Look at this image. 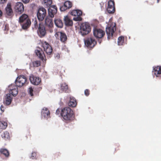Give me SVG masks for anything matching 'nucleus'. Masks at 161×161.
Returning a JSON list of instances; mask_svg holds the SVG:
<instances>
[{
    "label": "nucleus",
    "instance_id": "f257e3e1",
    "mask_svg": "<svg viewBox=\"0 0 161 161\" xmlns=\"http://www.w3.org/2000/svg\"><path fill=\"white\" fill-rule=\"evenodd\" d=\"M61 115L64 120L69 122L73 120L75 117L73 111L68 107H65L61 110Z\"/></svg>",
    "mask_w": 161,
    "mask_h": 161
},
{
    "label": "nucleus",
    "instance_id": "f03ea898",
    "mask_svg": "<svg viewBox=\"0 0 161 161\" xmlns=\"http://www.w3.org/2000/svg\"><path fill=\"white\" fill-rule=\"evenodd\" d=\"M52 0H44L43 5L45 8H48V14L49 16L53 17L57 11V9L56 6L51 5Z\"/></svg>",
    "mask_w": 161,
    "mask_h": 161
},
{
    "label": "nucleus",
    "instance_id": "7ed1b4c3",
    "mask_svg": "<svg viewBox=\"0 0 161 161\" xmlns=\"http://www.w3.org/2000/svg\"><path fill=\"white\" fill-rule=\"evenodd\" d=\"M19 22L22 26V28L26 30L31 26V22L28 16L25 14H22L19 18Z\"/></svg>",
    "mask_w": 161,
    "mask_h": 161
},
{
    "label": "nucleus",
    "instance_id": "20e7f679",
    "mask_svg": "<svg viewBox=\"0 0 161 161\" xmlns=\"http://www.w3.org/2000/svg\"><path fill=\"white\" fill-rule=\"evenodd\" d=\"M116 24L112 22L108 24L106 28V31L108 40L112 39L114 33L116 30Z\"/></svg>",
    "mask_w": 161,
    "mask_h": 161
},
{
    "label": "nucleus",
    "instance_id": "39448f33",
    "mask_svg": "<svg viewBox=\"0 0 161 161\" xmlns=\"http://www.w3.org/2000/svg\"><path fill=\"white\" fill-rule=\"evenodd\" d=\"M27 79L26 77L24 75H20L18 77L15 81L17 86L21 87L27 84Z\"/></svg>",
    "mask_w": 161,
    "mask_h": 161
},
{
    "label": "nucleus",
    "instance_id": "423d86ee",
    "mask_svg": "<svg viewBox=\"0 0 161 161\" xmlns=\"http://www.w3.org/2000/svg\"><path fill=\"white\" fill-rule=\"evenodd\" d=\"M91 31V27L90 25L87 23H83L80 28V32L82 36L89 34Z\"/></svg>",
    "mask_w": 161,
    "mask_h": 161
},
{
    "label": "nucleus",
    "instance_id": "0eeeda50",
    "mask_svg": "<svg viewBox=\"0 0 161 161\" xmlns=\"http://www.w3.org/2000/svg\"><path fill=\"white\" fill-rule=\"evenodd\" d=\"M11 4L8 3L5 9L4 13L6 16L7 18H12L14 15V13L12 8Z\"/></svg>",
    "mask_w": 161,
    "mask_h": 161
},
{
    "label": "nucleus",
    "instance_id": "6e6552de",
    "mask_svg": "<svg viewBox=\"0 0 161 161\" xmlns=\"http://www.w3.org/2000/svg\"><path fill=\"white\" fill-rule=\"evenodd\" d=\"M47 14L46 10L44 8H39L37 13L38 19L40 21H42L45 18Z\"/></svg>",
    "mask_w": 161,
    "mask_h": 161
},
{
    "label": "nucleus",
    "instance_id": "1a4fd4ad",
    "mask_svg": "<svg viewBox=\"0 0 161 161\" xmlns=\"http://www.w3.org/2000/svg\"><path fill=\"white\" fill-rule=\"evenodd\" d=\"M107 11L109 14H113L115 10V2L113 0H108L107 3Z\"/></svg>",
    "mask_w": 161,
    "mask_h": 161
},
{
    "label": "nucleus",
    "instance_id": "9d476101",
    "mask_svg": "<svg viewBox=\"0 0 161 161\" xmlns=\"http://www.w3.org/2000/svg\"><path fill=\"white\" fill-rule=\"evenodd\" d=\"M70 14L75 16L73 19L75 21H80L82 20V18L80 16L82 14V12L79 10H73L70 12Z\"/></svg>",
    "mask_w": 161,
    "mask_h": 161
},
{
    "label": "nucleus",
    "instance_id": "9b49d317",
    "mask_svg": "<svg viewBox=\"0 0 161 161\" xmlns=\"http://www.w3.org/2000/svg\"><path fill=\"white\" fill-rule=\"evenodd\" d=\"M42 46L47 55H50L52 53L53 49L51 46L46 42H42Z\"/></svg>",
    "mask_w": 161,
    "mask_h": 161
},
{
    "label": "nucleus",
    "instance_id": "f8f14e48",
    "mask_svg": "<svg viewBox=\"0 0 161 161\" xmlns=\"http://www.w3.org/2000/svg\"><path fill=\"white\" fill-rule=\"evenodd\" d=\"M93 35L96 38L101 39L105 35V31L102 29L95 28L93 30Z\"/></svg>",
    "mask_w": 161,
    "mask_h": 161
},
{
    "label": "nucleus",
    "instance_id": "ddd939ff",
    "mask_svg": "<svg viewBox=\"0 0 161 161\" xmlns=\"http://www.w3.org/2000/svg\"><path fill=\"white\" fill-rule=\"evenodd\" d=\"M85 45L88 48H92L94 47L97 44V42L92 37L87 39L85 42Z\"/></svg>",
    "mask_w": 161,
    "mask_h": 161
},
{
    "label": "nucleus",
    "instance_id": "4468645a",
    "mask_svg": "<svg viewBox=\"0 0 161 161\" xmlns=\"http://www.w3.org/2000/svg\"><path fill=\"white\" fill-rule=\"evenodd\" d=\"M14 8L16 13L21 14L24 11V7L22 3L18 2L15 3Z\"/></svg>",
    "mask_w": 161,
    "mask_h": 161
},
{
    "label": "nucleus",
    "instance_id": "2eb2a0df",
    "mask_svg": "<svg viewBox=\"0 0 161 161\" xmlns=\"http://www.w3.org/2000/svg\"><path fill=\"white\" fill-rule=\"evenodd\" d=\"M37 32L40 37H42L45 36L46 33V31L42 23H39Z\"/></svg>",
    "mask_w": 161,
    "mask_h": 161
},
{
    "label": "nucleus",
    "instance_id": "dca6fc26",
    "mask_svg": "<svg viewBox=\"0 0 161 161\" xmlns=\"http://www.w3.org/2000/svg\"><path fill=\"white\" fill-rule=\"evenodd\" d=\"M29 79L31 83L35 85H39L41 81L40 78L33 75H31Z\"/></svg>",
    "mask_w": 161,
    "mask_h": 161
},
{
    "label": "nucleus",
    "instance_id": "f3484780",
    "mask_svg": "<svg viewBox=\"0 0 161 161\" xmlns=\"http://www.w3.org/2000/svg\"><path fill=\"white\" fill-rule=\"evenodd\" d=\"M35 53L37 56L42 60L43 61L46 60L45 55L41 48H38L35 50Z\"/></svg>",
    "mask_w": 161,
    "mask_h": 161
},
{
    "label": "nucleus",
    "instance_id": "a211bd4d",
    "mask_svg": "<svg viewBox=\"0 0 161 161\" xmlns=\"http://www.w3.org/2000/svg\"><path fill=\"white\" fill-rule=\"evenodd\" d=\"M72 6V3L69 1H66L64 5L61 6L60 9L61 11H64L70 8Z\"/></svg>",
    "mask_w": 161,
    "mask_h": 161
},
{
    "label": "nucleus",
    "instance_id": "6ab92c4d",
    "mask_svg": "<svg viewBox=\"0 0 161 161\" xmlns=\"http://www.w3.org/2000/svg\"><path fill=\"white\" fill-rule=\"evenodd\" d=\"M17 86L14 85H11L9 86V92L14 96H15L18 93Z\"/></svg>",
    "mask_w": 161,
    "mask_h": 161
},
{
    "label": "nucleus",
    "instance_id": "aec40b11",
    "mask_svg": "<svg viewBox=\"0 0 161 161\" xmlns=\"http://www.w3.org/2000/svg\"><path fill=\"white\" fill-rule=\"evenodd\" d=\"M47 17L45 19V24L46 26L49 28H52L53 26V22L51 17Z\"/></svg>",
    "mask_w": 161,
    "mask_h": 161
},
{
    "label": "nucleus",
    "instance_id": "412c9836",
    "mask_svg": "<svg viewBox=\"0 0 161 161\" xmlns=\"http://www.w3.org/2000/svg\"><path fill=\"white\" fill-rule=\"evenodd\" d=\"M153 72L157 77H161V66L155 67L153 68Z\"/></svg>",
    "mask_w": 161,
    "mask_h": 161
},
{
    "label": "nucleus",
    "instance_id": "4be33fe9",
    "mask_svg": "<svg viewBox=\"0 0 161 161\" xmlns=\"http://www.w3.org/2000/svg\"><path fill=\"white\" fill-rule=\"evenodd\" d=\"M64 21L65 24L66 26H71L73 25L72 20L70 19L68 16L64 17Z\"/></svg>",
    "mask_w": 161,
    "mask_h": 161
},
{
    "label": "nucleus",
    "instance_id": "5701e85b",
    "mask_svg": "<svg viewBox=\"0 0 161 161\" xmlns=\"http://www.w3.org/2000/svg\"><path fill=\"white\" fill-rule=\"evenodd\" d=\"M58 35H60V38L61 41L65 43L67 41V38L66 34L63 32H59L57 33Z\"/></svg>",
    "mask_w": 161,
    "mask_h": 161
},
{
    "label": "nucleus",
    "instance_id": "b1692460",
    "mask_svg": "<svg viewBox=\"0 0 161 161\" xmlns=\"http://www.w3.org/2000/svg\"><path fill=\"white\" fill-rule=\"evenodd\" d=\"M70 101L68 103V105L70 107H74L77 105V102L76 99L73 97H70Z\"/></svg>",
    "mask_w": 161,
    "mask_h": 161
},
{
    "label": "nucleus",
    "instance_id": "393cba45",
    "mask_svg": "<svg viewBox=\"0 0 161 161\" xmlns=\"http://www.w3.org/2000/svg\"><path fill=\"white\" fill-rule=\"evenodd\" d=\"M42 114L45 118H48L50 116V112L47 108H44L42 112Z\"/></svg>",
    "mask_w": 161,
    "mask_h": 161
},
{
    "label": "nucleus",
    "instance_id": "a878e982",
    "mask_svg": "<svg viewBox=\"0 0 161 161\" xmlns=\"http://www.w3.org/2000/svg\"><path fill=\"white\" fill-rule=\"evenodd\" d=\"M55 25L58 28H62L63 26V23L62 20L60 19H57L54 20Z\"/></svg>",
    "mask_w": 161,
    "mask_h": 161
},
{
    "label": "nucleus",
    "instance_id": "bb28decb",
    "mask_svg": "<svg viewBox=\"0 0 161 161\" xmlns=\"http://www.w3.org/2000/svg\"><path fill=\"white\" fill-rule=\"evenodd\" d=\"M12 100V97H11L10 94H8L6 95V103L7 105L10 104Z\"/></svg>",
    "mask_w": 161,
    "mask_h": 161
},
{
    "label": "nucleus",
    "instance_id": "cd10ccee",
    "mask_svg": "<svg viewBox=\"0 0 161 161\" xmlns=\"http://www.w3.org/2000/svg\"><path fill=\"white\" fill-rule=\"evenodd\" d=\"M125 44L124 37L121 36L119 37L118 40V45L119 46L123 45Z\"/></svg>",
    "mask_w": 161,
    "mask_h": 161
},
{
    "label": "nucleus",
    "instance_id": "c85d7f7f",
    "mask_svg": "<svg viewBox=\"0 0 161 161\" xmlns=\"http://www.w3.org/2000/svg\"><path fill=\"white\" fill-rule=\"evenodd\" d=\"M68 86L66 83H64L61 84L60 89L65 92H68Z\"/></svg>",
    "mask_w": 161,
    "mask_h": 161
},
{
    "label": "nucleus",
    "instance_id": "c756f323",
    "mask_svg": "<svg viewBox=\"0 0 161 161\" xmlns=\"http://www.w3.org/2000/svg\"><path fill=\"white\" fill-rule=\"evenodd\" d=\"M0 152L1 153L3 154L6 157H8L9 156V154L8 151L6 149H1Z\"/></svg>",
    "mask_w": 161,
    "mask_h": 161
},
{
    "label": "nucleus",
    "instance_id": "7c9ffc66",
    "mask_svg": "<svg viewBox=\"0 0 161 161\" xmlns=\"http://www.w3.org/2000/svg\"><path fill=\"white\" fill-rule=\"evenodd\" d=\"M7 126V123L4 121H0V129H5Z\"/></svg>",
    "mask_w": 161,
    "mask_h": 161
},
{
    "label": "nucleus",
    "instance_id": "2f4dec72",
    "mask_svg": "<svg viewBox=\"0 0 161 161\" xmlns=\"http://www.w3.org/2000/svg\"><path fill=\"white\" fill-rule=\"evenodd\" d=\"M2 136L5 140L8 139L9 138V134L7 131L4 132L3 133L2 135Z\"/></svg>",
    "mask_w": 161,
    "mask_h": 161
},
{
    "label": "nucleus",
    "instance_id": "473e14b6",
    "mask_svg": "<svg viewBox=\"0 0 161 161\" xmlns=\"http://www.w3.org/2000/svg\"><path fill=\"white\" fill-rule=\"evenodd\" d=\"M41 62L40 61L36 60L34 61L32 63L33 66L34 67H38L41 65Z\"/></svg>",
    "mask_w": 161,
    "mask_h": 161
},
{
    "label": "nucleus",
    "instance_id": "72a5a7b5",
    "mask_svg": "<svg viewBox=\"0 0 161 161\" xmlns=\"http://www.w3.org/2000/svg\"><path fill=\"white\" fill-rule=\"evenodd\" d=\"M36 152H33L32 153L31 156L30 157V158L32 159H36Z\"/></svg>",
    "mask_w": 161,
    "mask_h": 161
},
{
    "label": "nucleus",
    "instance_id": "f704fd0d",
    "mask_svg": "<svg viewBox=\"0 0 161 161\" xmlns=\"http://www.w3.org/2000/svg\"><path fill=\"white\" fill-rule=\"evenodd\" d=\"M29 93L30 94V95L31 96H33V90L31 87H30L29 88Z\"/></svg>",
    "mask_w": 161,
    "mask_h": 161
},
{
    "label": "nucleus",
    "instance_id": "c9c22d12",
    "mask_svg": "<svg viewBox=\"0 0 161 161\" xmlns=\"http://www.w3.org/2000/svg\"><path fill=\"white\" fill-rule=\"evenodd\" d=\"M34 25L35 27L36 28H37L38 27V24L37 20L36 19H35L34 21Z\"/></svg>",
    "mask_w": 161,
    "mask_h": 161
},
{
    "label": "nucleus",
    "instance_id": "e433bc0d",
    "mask_svg": "<svg viewBox=\"0 0 161 161\" xmlns=\"http://www.w3.org/2000/svg\"><path fill=\"white\" fill-rule=\"evenodd\" d=\"M90 94V91L88 89H86L85 91V94L87 96H88Z\"/></svg>",
    "mask_w": 161,
    "mask_h": 161
},
{
    "label": "nucleus",
    "instance_id": "4c0bfd02",
    "mask_svg": "<svg viewBox=\"0 0 161 161\" xmlns=\"http://www.w3.org/2000/svg\"><path fill=\"white\" fill-rule=\"evenodd\" d=\"M31 135L30 134V132H28L26 135V137L27 138H31Z\"/></svg>",
    "mask_w": 161,
    "mask_h": 161
},
{
    "label": "nucleus",
    "instance_id": "58836bf2",
    "mask_svg": "<svg viewBox=\"0 0 161 161\" xmlns=\"http://www.w3.org/2000/svg\"><path fill=\"white\" fill-rule=\"evenodd\" d=\"M60 113L61 114L60 109L59 108H58L56 111V114L57 115H58Z\"/></svg>",
    "mask_w": 161,
    "mask_h": 161
},
{
    "label": "nucleus",
    "instance_id": "ea45409f",
    "mask_svg": "<svg viewBox=\"0 0 161 161\" xmlns=\"http://www.w3.org/2000/svg\"><path fill=\"white\" fill-rule=\"evenodd\" d=\"M7 0H0V4L4 3H5Z\"/></svg>",
    "mask_w": 161,
    "mask_h": 161
},
{
    "label": "nucleus",
    "instance_id": "a19ab883",
    "mask_svg": "<svg viewBox=\"0 0 161 161\" xmlns=\"http://www.w3.org/2000/svg\"><path fill=\"white\" fill-rule=\"evenodd\" d=\"M60 155V153H56L54 155L55 158H58V156H59Z\"/></svg>",
    "mask_w": 161,
    "mask_h": 161
},
{
    "label": "nucleus",
    "instance_id": "79ce46f5",
    "mask_svg": "<svg viewBox=\"0 0 161 161\" xmlns=\"http://www.w3.org/2000/svg\"><path fill=\"white\" fill-rule=\"evenodd\" d=\"M0 109L2 112H3L4 111V108L2 105L1 106Z\"/></svg>",
    "mask_w": 161,
    "mask_h": 161
},
{
    "label": "nucleus",
    "instance_id": "37998d69",
    "mask_svg": "<svg viewBox=\"0 0 161 161\" xmlns=\"http://www.w3.org/2000/svg\"><path fill=\"white\" fill-rule=\"evenodd\" d=\"M56 57L58 59L60 58V55L58 53H57L56 54Z\"/></svg>",
    "mask_w": 161,
    "mask_h": 161
},
{
    "label": "nucleus",
    "instance_id": "c03bdc74",
    "mask_svg": "<svg viewBox=\"0 0 161 161\" xmlns=\"http://www.w3.org/2000/svg\"><path fill=\"white\" fill-rule=\"evenodd\" d=\"M3 14V13L2 11L0 9V17H1Z\"/></svg>",
    "mask_w": 161,
    "mask_h": 161
},
{
    "label": "nucleus",
    "instance_id": "a18cd8bd",
    "mask_svg": "<svg viewBox=\"0 0 161 161\" xmlns=\"http://www.w3.org/2000/svg\"><path fill=\"white\" fill-rule=\"evenodd\" d=\"M102 42V40H98V42L100 44Z\"/></svg>",
    "mask_w": 161,
    "mask_h": 161
},
{
    "label": "nucleus",
    "instance_id": "49530a36",
    "mask_svg": "<svg viewBox=\"0 0 161 161\" xmlns=\"http://www.w3.org/2000/svg\"><path fill=\"white\" fill-rule=\"evenodd\" d=\"M53 30L52 29H50V32H53Z\"/></svg>",
    "mask_w": 161,
    "mask_h": 161
},
{
    "label": "nucleus",
    "instance_id": "de8ad7c7",
    "mask_svg": "<svg viewBox=\"0 0 161 161\" xmlns=\"http://www.w3.org/2000/svg\"><path fill=\"white\" fill-rule=\"evenodd\" d=\"M159 2V0H157V3H158Z\"/></svg>",
    "mask_w": 161,
    "mask_h": 161
}]
</instances>
